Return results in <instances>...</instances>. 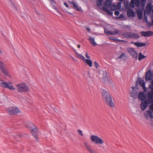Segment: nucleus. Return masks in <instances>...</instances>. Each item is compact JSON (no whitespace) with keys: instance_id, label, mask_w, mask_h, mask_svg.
<instances>
[{"instance_id":"nucleus-45","label":"nucleus","mask_w":153,"mask_h":153,"mask_svg":"<svg viewBox=\"0 0 153 153\" xmlns=\"http://www.w3.org/2000/svg\"><path fill=\"white\" fill-rule=\"evenodd\" d=\"M53 8L55 10H56L57 11V12L59 13H60V12L59 11H58L57 9L56 8V7L55 6V4L54 5H53Z\"/></svg>"},{"instance_id":"nucleus-12","label":"nucleus","mask_w":153,"mask_h":153,"mask_svg":"<svg viewBox=\"0 0 153 153\" xmlns=\"http://www.w3.org/2000/svg\"><path fill=\"white\" fill-rule=\"evenodd\" d=\"M38 130L37 127H35L34 128H32L31 130V132L34 138L38 140V138L37 137L38 134Z\"/></svg>"},{"instance_id":"nucleus-18","label":"nucleus","mask_w":153,"mask_h":153,"mask_svg":"<svg viewBox=\"0 0 153 153\" xmlns=\"http://www.w3.org/2000/svg\"><path fill=\"white\" fill-rule=\"evenodd\" d=\"M136 12L139 19H141L143 17V10L140 8L137 9Z\"/></svg>"},{"instance_id":"nucleus-27","label":"nucleus","mask_w":153,"mask_h":153,"mask_svg":"<svg viewBox=\"0 0 153 153\" xmlns=\"http://www.w3.org/2000/svg\"><path fill=\"white\" fill-rule=\"evenodd\" d=\"M89 40L93 46H94L97 45V44L95 42L94 38L90 37L89 38Z\"/></svg>"},{"instance_id":"nucleus-3","label":"nucleus","mask_w":153,"mask_h":153,"mask_svg":"<svg viewBox=\"0 0 153 153\" xmlns=\"http://www.w3.org/2000/svg\"><path fill=\"white\" fill-rule=\"evenodd\" d=\"M146 1L147 0H131L130 6L132 8H134L135 7L134 4L136 7H139L140 4L142 7H144Z\"/></svg>"},{"instance_id":"nucleus-44","label":"nucleus","mask_w":153,"mask_h":153,"mask_svg":"<svg viewBox=\"0 0 153 153\" xmlns=\"http://www.w3.org/2000/svg\"><path fill=\"white\" fill-rule=\"evenodd\" d=\"M121 1L117 3V6L119 7V8H120L121 6Z\"/></svg>"},{"instance_id":"nucleus-9","label":"nucleus","mask_w":153,"mask_h":153,"mask_svg":"<svg viewBox=\"0 0 153 153\" xmlns=\"http://www.w3.org/2000/svg\"><path fill=\"white\" fill-rule=\"evenodd\" d=\"M138 91L137 88L135 87H132V90L130 93V96L134 99L137 98Z\"/></svg>"},{"instance_id":"nucleus-55","label":"nucleus","mask_w":153,"mask_h":153,"mask_svg":"<svg viewBox=\"0 0 153 153\" xmlns=\"http://www.w3.org/2000/svg\"><path fill=\"white\" fill-rule=\"evenodd\" d=\"M105 74H106V72L105 71Z\"/></svg>"},{"instance_id":"nucleus-31","label":"nucleus","mask_w":153,"mask_h":153,"mask_svg":"<svg viewBox=\"0 0 153 153\" xmlns=\"http://www.w3.org/2000/svg\"><path fill=\"white\" fill-rule=\"evenodd\" d=\"M124 4L125 7L126 9H128V8H129L130 7H131L130 6V4H129V2L128 1H125L124 2Z\"/></svg>"},{"instance_id":"nucleus-19","label":"nucleus","mask_w":153,"mask_h":153,"mask_svg":"<svg viewBox=\"0 0 153 153\" xmlns=\"http://www.w3.org/2000/svg\"><path fill=\"white\" fill-rule=\"evenodd\" d=\"M127 15L129 17H134L135 16V14L134 12L132 9L130 8L128 9L127 11Z\"/></svg>"},{"instance_id":"nucleus-25","label":"nucleus","mask_w":153,"mask_h":153,"mask_svg":"<svg viewBox=\"0 0 153 153\" xmlns=\"http://www.w3.org/2000/svg\"><path fill=\"white\" fill-rule=\"evenodd\" d=\"M111 0H106L104 3V5L107 7H111Z\"/></svg>"},{"instance_id":"nucleus-34","label":"nucleus","mask_w":153,"mask_h":153,"mask_svg":"<svg viewBox=\"0 0 153 153\" xmlns=\"http://www.w3.org/2000/svg\"><path fill=\"white\" fill-rule=\"evenodd\" d=\"M102 1L103 0H97V4L98 7H100L102 5Z\"/></svg>"},{"instance_id":"nucleus-2","label":"nucleus","mask_w":153,"mask_h":153,"mask_svg":"<svg viewBox=\"0 0 153 153\" xmlns=\"http://www.w3.org/2000/svg\"><path fill=\"white\" fill-rule=\"evenodd\" d=\"M101 92L102 97L104 100L105 104L113 108L114 106V105L110 93L102 88L101 89Z\"/></svg>"},{"instance_id":"nucleus-35","label":"nucleus","mask_w":153,"mask_h":153,"mask_svg":"<svg viewBox=\"0 0 153 153\" xmlns=\"http://www.w3.org/2000/svg\"><path fill=\"white\" fill-rule=\"evenodd\" d=\"M147 112L150 118H153V116L152 114V111L148 110L147 111Z\"/></svg>"},{"instance_id":"nucleus-40","label":"nucleus","mask_w":153,"mask_h":153,"mask_svg":"<svg viewBox=\"0 0 153 153\" xmlns=\"http://www.w3.org/2000/svg\"><path fill=\"white\" fill-rule=\"evenodd\" d=\"M151 105L150 106L149 108L152 111H153V103H151Z\"/></svg>"},{"instance_id":"nucleus-30","label":"nucleus","mask_w":153,"mask_h":153,"mask_svg":"<svg viewBox=\"0 0 153 153\" xmlns=\"http://www.w3.org/2000/svg\"><path fill=\"white\" fill-rule=\"evenodd\" d=\"M86 148L91 153H96L95 151L92 149L90 145L86 147Z\"/></svg>"},{"instance_id":"nucleus-23","label":"nucleus","mask_w":153,"mask_h":153,"mask_svg":"<svg viewBox=\"0 0 153 153\" xmlns=\"http://www.w3.org/2000/svg\"><path fill=\"white\" fill-rule=\"evenodd\" d=\"M105 32L108 34L114 35L117 34H118L119 33V31L117 29H115V31L114 32H112L111 31H107L106 32L105 30Z\"/></svg>"},{"instance_id":"nucleus-41","label":"nucleus","mask_w":153,"mask_h":153,"mask_svg":"<svg viewBox=\"0 0 153 153\" xmlns=\"http://www.w3.org/2000/svg\"><path fill=\"white\" fill-rule=\"evenodd\" d=\"M124 17V16L123 15V14H121L119 16V17H117V18L118 19H122Z\"/></svg>"},{"instance_id":"nucleus-6","label":"nucleus","mask_w":153,"mask_h":153,"mask_svg":"<svg viewBox=\"0 0 153 153\" xmlns=\"http://www.w3.org/2000/svg\"><path fill=\"white\" fill-rule=\"evenodd\" d=\"M7 111L11 115H14L18 113L20 111L19 108L16 107H10L7 108Z\"/></svg>"},{"instance_id":"nucleus-53","label":"nucleus","mask_w":153,"mask_h":153,"mask_svg":"<svg viewBox=\"0 0 153 153\" xmlns=\"http://www.w3.org/2000/svg\"><path fill=\"white\" fill-rule=\"evenodd\" d=\"M152 25L153 26V19L152 20Z\"/></svg>"},{"instance_id":"nucleus-39","label":"nucleus","mask_w":153,"mask_h":153,"mask_svg":"<svg viewBox=\"0 0 153 153\" xmlns=\"http://www.w3.org/2000/svg\"><path fill=\"white\" fill-rule=\"evenodd\" d=\"M114 41H117V42H126V41H125L124 40L119 39H118L116 38H115Z\"/></svg>"},{"instance_id":"nucleus-15","label":"nucleus","mask_w":153,"mask_h":153,"mask_svg":"<svg viewBox=\"0 0 153 153\" xmlns=\"http://www.w3.org/2000/svg\"><path fill=\"white\" fill-rule=\"evenodd\" d=\"M146 97V95L144 94L143 92L140 91L139 92L138 94V98L140 100L142 101H144Z\"/></svg>"},{"instance_id":"nucleus-33","label":"nucleus","mask_w":153,"mask_h":153,"mask_svg":"<svg viewBox=\"0 0 153 153\" xmlns=\"http://www.w3.org/2000/svg\"><path fill=\"white\" fill-rule=\"evenodd\" d=\"M84 76L86 79H88L90 78V75L89 73L88 72H86L84 74Z\"/></svg>"},{"instance_id":"nucleus-10","label":"nucleus","mask_w":153,"mask_h":153,"mask_svg":"<svg viewBox=\"0 0 153 153\" xmlns=\"http://www.w3.org/2000/svg\"><path fill=\"white\" fill-rule=\"evenodd\" d=\"M146 10L147 13L148 14H151L152 12L153 16V4L152 6L151 3H148L146 7Z\"/></svg>"},{"instance_id":"nucleus-16","label":"nucleus","mask_w":153,"mask_h":153,"mask_svg":"<svg viewBox=\"0 0 153 153\" xmlns=\"http://www.w3.org/2000/svg\"><path fill=\"white\" fill-rule=\"evenodd\" d=\"M139 85L141 86L145 92H146L147 91V88L146 87V84L144 81L143 80H142L140 79L139 80Z\"/></svg>"},{"instance_id":"nucleus-22","label":"nucleus","mask_w":153,"mask_h":153,"mask_svg":"<svg viewBox=\"0 0 153 153\" xmlns=\"http://www.w3.org/2000/svg\"><path fill=\"white\" fill-rule=\"evenodd\" d=\"M25 123V125L26 126V127L28 128H29L32 129V128H34L36 127L33 124V123H31L30 122H28L27 123Z\"/></svg>"},{"instance_id":"nucleus-43","label":"nucleus","mask_w":153,"mask_h":153,"mask_svg":"<svg viewBox=\"0 0 153 153\" xmlns=\"http://www.w3.org/2000/svg\"><path fill=\"white\" fill-rule=\"evenodd\" d=\"M114 14L116 16H118L120 14V12L119 11L117 10L115 12Z\"/></svg>"},{"instance_id":"nucleus-24","label":"nucleus","mask_w":153,"mask_h":153,"mask_svg":"<svg viewBox=\"0 0 153 153\" xmlns=\"http://www.w3.org/2000/svg\"><path fill=\"white\" fill-rule=\"evenodd\" d=\"M102 9L103 10L105 11L108 15L111 16L113 15V12L110 11L106 7H102Z\"/></svg>"},{"instance_id":"nucleus-49","label":"nucleus","mask_w":153,"mask_h":153,"mask_svg":"<svg viewBox=\"0 0 153 153\" xmlns=\"http://www.w3.org/2000/svg\"><path fill=\"white\" fill-rule=\"evenodd\" d=\"M64 5L67 7H68V6L66 2H64Z\"/></svg>"},{"instance_id":"nucleus-4","label":"nucleus","mask_w":153,"mask_h":153,"mask_svg":"<svg viewBox=\"0 0 153 153\" xmlns=\"http://www.w3.org/2000/svg\"><path fill=\"white\" fill-rule=\"evenodd\" d=\"M147 99L146 100L142 101V103L140 105L141 109L142 111H144L147 108L148 104L153 103V97L149 96L147 94Z\"/></svg>"},{"instance_id":"nucleus-17","label":"nucleus","mask_w":153,"mask_h":153,"mask_svg":"<svg viewBox=\"0 0 153 153\" xmlns=\"http://www.w3.org/2000/svg\"><path fill=\"white\" fill-rule=\"evenodd\" d=\"M131 44L134 45L136 46L137 47H141L145 46L146 45V44L144 43L134 42L133 41H131Z\"/></svg>"},{"instance_id":"nucleus-47","label":"nucleus","mask_w":153,"mask_h":153,"mask_svg":"<svg viewBox=\"0 0 153 153\" xmlns=\"http://www.w3.org/2000/svg\"><path fill=\"white\" fill-rule=\"evenodd\" d=\"M85 56L86 58L88 59H89L90 58V56L88 55V53L87 52L86 53Z\"/></svg>"},{"instance_id":"nucleus-28","label":"nucleus","mask_w":153,"mask_h":153,"mask_svg":"<svg viewBox=\"0 0 153 153\" xmlns=\"http://www.w3.org/2000/svg\"><path fill=\"white\" fill-rule=\"evenodd\" d=\"M85 62H86V63L90 67H91L92 66V62L89 59H85Z\"/></svg>"},{"instance_id":"nucleus-46","label":"nucleus","mask_w":153,"mask_h":153,"mask_svg":"<svg viewBox=\"0 0 153 153\" xmlns=\"http://www.w3.org/2000/svg\"><path fill=\"white\" fill-rule=\"evenodd\" d=\"M51 3L53 5H54V4H56L54 0H50Z\"/></svg>"},{"instance_id":"nucleus-13","label":"nucleus","mask_w":153,"mask_h":153,"mask_svg":"<svg viewBox=\"0 0 153 153\" xmlns=\"http://www.w3.org/2000/svg\"><path fill=\"white\" fill-rule=\"evenodd\" d=\"M142 35L144 37H149L153 36V32L150 31H142L140 32Z\"/></svg>"},{"instance_id":"nucleus-7","label":"nucleus","mask_w":153,"mask_h":153,"mask_svg":"<svg viewBox=\"0 0 153 153\" xmlns=\"http://www.w3.org/2000/svg\"><path fill=\"white\" fill-rule=\"evenodd\" d=\"M91 139L92 142H95L97 144H101L104 143L103 140L101 139L95 135L91 136Z\"/></svg>"},{"instance_id":"nucleus-5","label":"nucleus","mask_w":153,"mask_h":153,"mask_svg":"<svg viewBox=\"0 0 153 153\" xmlns=\"http://www.w3.org/2000/svg\"><path fill=\"white\" fill-rule=\"evenodd\" d=\"M121 34L123 37L128 39L132 38L134 39H138L140 38V36L138 34L131 32H124L122 33Z\"/></svg>"},{"instance_id":"nucleus-51","label":"nucleus","mask_w":153,"mask_h":153,"mask_svg":"<svg viewBox=\"0 0 153 153\" xmlns=\"http://www.w3.org/2000/svg\"><path fill=\"white\" fill-rule=\"evenodd\" d=\"M86 29H87V30L89 32H90L91 30L88 27H87Z\"/></svg>"},{"instance_id":"nucleus-38","label":"nucleus","mask_w":153,"mask_h":153,"mask_svg":"<svg viewBox=\"0 0 153 153\" xmlns=\"http://www.w3.org/2000/svg\"><path fill=\"white\" fill-rule=\"evenodd\" d=\"M125 54L124 53H122L119 56L118 58L119 59H122L123 57H125Z\"/></svg>"},{"instance_id":"nucleus-20","label":"nucleus","mask_w":153,"mask_h":153,"mask_svg":"<svg viewBox=\"0 0 153 153\" xmlns=\"http://www.w3.org/2000/svg\"><path fill=\"white\" fill-rule=\"evenodd\" d=\"M70 3L73 5L74 8L75 10L79 11H82L81 8L80 7H79L77 5V4L75 3L74 2H70Z\"/></svg>"},{"instance_id":"nucleus-29","label":"nucleus","mask_w":153,"mask_h":153,"mask_svg":"<svg viewBox=\"0 0 153 153\" xmlns=\"http://www.w3.org/2000/svg\"><path fill=\"white\" fill-rule=\"evenodd\" d=\"M146 57V56L143 55L141 52L139 53L138 57V59L139 60H141L145 58Z\"/></svg>"},{"instance_id":"nucleus-26","label":"nucleus","mask_w":153,"mask_h":153,"mask_svg":"<svg viewBox=\"0 0 153 153\" xmlns=\"http://www.w3.org/2000/svg\"><path fill=\"white\" fill-rule=\"evenodd\" d=\"M75 53L76 55V56L77 58L81 59L83 61H85V59L83 56L81 55V54H78L77 52H75Z\"/></svg>"},{"instance_id":"nucleus-48","label":"nucleus","mask_w":153,"mask_h":153,"mask_svg":"<svg viewBox=\"0 0 153 153\" xmlns=\"http://www.w3.org/2000/svg\"><path fill=\"white\" fill-rule=\"evenodd\" d=\"M84 145L85 147H86L89 145L88 144V143L87 142H85L84 143Z\"/></svg>"},{"instance_id":"nucleus-52","label":"nucleus","mask_w":153,"mask_h":153,"mask_svg":"<svg viewBox=\"0 0 153 153\" xmlns=\"http://www.w3.org/2000/svg\"><path fill=\"white\" fill-rule=\"evenodd\" d=\"M77 47L78 48H79L80 47V45H77Z\"/></svg>"},{"instance_id":"nucleus-54","label":"nucleus","mask_w":153,"mask_h":153,"mask_svg":"<svg viewBox=\"0 0 153 153\" xmlns=\"http://www.w3.org/2000/svg\"><path fill=\"white\" fill-rule=\"evenodd\" d=\"M72 58L73 60H75V59L74 57H72Z\"/></svg>"},{"instance_id":"nucleus-1","label":"nucleus","mask_w":153,"mask_h":153,"mask_svg":"<svg viewBox=\"0 0 153 153\" xmlns=\"http://www.w3.org/2000/svg\"><path fill=\"white\" fill-rule=\"evenodd\" d=\"M0 86L10 90H13L16 89L19 93H22L29 91L30 90L28 85L25 82H23L17 84L14 87L11 82H5L1 80H0Z\"/></svg>"},{"instance_id":"nucleus-11","label":"nucleus","mask_w":153,"mask_h":153,"mask_svg":"<svg viewBox=\"0 0 153 153\" xmlns=\"http://www.w3.org/2000/svg\"><path fill=\"white\" fill-rule=\"evenodd\" d=\"M153 78V71H152L150 70H149L147 73L145 79L146 81H149L151 80H152V79Z\"/></svg>"},{"instance_id":"nucleus-37","label":"nucleus","mask_w":153,"mask_h":153,"mask_svg":"<svg viewBox=\"0 0 153 153\" xmlns=\"http://www.w3.org/2000/svg\"><path fill=\"white\" fill-rule=\"evenodd\" d=\"M77 131L79 134L81 136H82L83 135V133L82 132V131L80 129H78V130H77Z\"/></svg>"},{"instance_id":"nucleus-42","label":"nucleus","mask_w":153,"mask_h":153,"mask_svg":"<svg viewBox=\"0 0 153 153\" xmlns=\"http://www.w3.org/2000/svg\"><path fill=\"white\" fill-rule=\"evenodd\" d=\"M94 64H95V66L96 68H97L99 66V64L97 62H96L95 61L94 62Z\"/></svg>"},{"instance_id":"nucleus-56","label":"nucleus","mask_w":153,"mask_h":153,"mask_svg":"<svg viewBox=\"0 0 153 153\" xmlns=\"http://www.w3.org/2000/svg\"><path fill=\"white\" fill-rule=\"evenodd\" d=\"M33 1H34L35 0H33Z\"/></svg>"},{"instance_id":"nucleus-8","label":"nucleus","mask_w":153,"mask_h":153,"mask_svg":"<svg viewBox=\"0 0 153 153\" xmlns=\"http://www.w3.org/2000/svg\"><path fill=\"white\" fill-rule=\"evenodd\" d=\"M127 50L133 58L137 59V52L136 51L134 48H129L127 49Z\"/></svg>"},{"instance_id":"nucleus-50","label":"nucleus","mask_w":153,"mask_h":153,"mask_svg":"<svg viewBox=\"0 0 153 153\" xmlns=\"http://www.w3.org/2000/svg\"><path fill=\"white\" fill-rule=\"evenodd\" d=\"M109 38L111 40H115V38H114V37H110Z\"/></svg>"},{"instance_id":"nucleus-32","label":"nucleus","mask_w":153,"mask_h":153,"mask_svg":"<svg viewBox=\"0 0 153 153\" xmlns=\"http://www.w3.org/2000/svg\"><path fill=\"white\" fill-rule=\"evenodd\" d=\"M6 67V65L2 61L0 62V70H1Z\"/></svg>"},{"instance_id":"nucleus-36","label":"nucleus","mask_w":153,"mask_h":153,"mask_svg":"<svg viewBox=\"0 0 153 153\" xmlns=\"http://www.w3.org/2000/svg\"><path fill=\"white\" fill-rule=\"evenodd\" d=\"M110 7V9L111 11L114 10L116 8V5H113Z\"/></svg>"},{"instance_id":"nucleus-21","label":"nucleus","mask_w":153,"mask_h":153,"mask_svg":"<svg viewBox=\"0 0 153 153\" xmlns=\"http://www.w3.org/2000/svg\"><path fill=\"white\" fill-rule=\"evenodd\" d=\"M2 73L5 76L10 77L11 76L8 70L6 67L1 70Z\"/></svg>"},{"instance_id":"nucleus-14","label":"nucleus","mask_w":153,"mask_h":153,"mask_svg":"<svg viewBox=\"0 0 153 153\" xmlns=\"http://www.w3.org/2000/svg\"><path fill=\"white\" fill-rule=\"evenodd\" d=\"M149 87L151 89V90L147 92V94L149 96L153 97V79L152 80L151 84L149 85Z\"/></svg>"}]
</instances>
